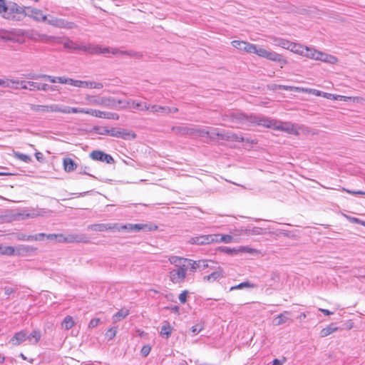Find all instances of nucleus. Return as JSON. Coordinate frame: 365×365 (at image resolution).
<instances>
[{
	"label": "nucleus",
	"mask_w": 365,
	"mask_h": 365,
	"mask_svg": "<svg viewBox=\"0 0 365 365\" xmlns=\"http://www.w3.org/2000/svg\"><path fill=\"white\" fill-rule=\"evenodd\" d=\"M88 230L94 231V232H106V231H121L124 230L128 232H151L156 230L158 229V226L153 225L152 223H145V224H126L122 225L120 223H101V224H93L89 225L87 227Z\"/></svg>",
	"instance_id": "nucleus-1"
},
{
	"label": "nucleus",
	"mask_w": 365,
	"mask_h": 365,
	"mask_svg": "<svg viewBox=\"0 0 365 365\" xmlns=\"http://www.w3.org/2000/svg\"><path fill=\"white\" fill-rule=\"evenodd\" d=\"M222 120L231 123L232 128H240L241 125H250L257 124L264 127H271L270 121L268 119L256 116L254 115H247L240 112H230L223 115Z\"/></svg>",
	"instance_id": "nucleus-2"
},
{
	"label": "nucleus",
	"mask_w": 365,
	"mask_h": 365,
	"mask_svg": "<svg viewBox=\"0 0 365 365\" xmlns=\"http://www.w3.org/2000/svg\"><path fill=\"white\" fill-rule=\"evenodd\" d=\"M25 6L14 1L2 0L0 3V16L12 21H21L25 18Z\"/></svg>",
	"instance_id": "nucleus-3"
},
{
	"label": "nucleus",
	"mask_w": 365,
	"mask_h": 365,
	"mask_svg": "<svg viewBox=\"0 0 365 365\" xmlns=\"http://www.w3.org/2000/svg\"><path fill=\"white\" fill-rule=\"evenodd\" d=\"M85 99L88 104L92 106H101L108 108H116L118 105H120V108H127L130 106L129 101L117 100L112 97H101L98 96L87 95Z\"/></svg>",
	"instance_id": "nucleus-4"
},
{
	"label": "nucleus",
	"mask_w": 365,
	"mask_h": 365,
	"mask_svg": "<svg viewBox=\"0 0 365 365\" xmlns=\"http://www.w3.org/2000/svg\"><path fill=\"white\" fill-rule=\"evenodd\" d=\"M19 84H21V88L22 89H29L30 91L37 90V91H47L48 90H51V91L56 90V86H49L48 84H46V83H39L34 82V81H28L26 83L25 81H19Z\"/></svg>",
	"instance_id": "nucleus-5"
},
{
	"label": "nucleus",
	"mask_w": 365,
	"mask_h": 365,
	"mask_svg": "<svg viewBox=\"0 0 365 365\" xmlns=\"http://www.w3.org/2000/svg\"><path fill=\"white\" fill-rule=\"evenodd\" d=\"M309 93H312L313 95H315L317 96H323L324 98H326L327 99H331V100H339L343 101H347L349 100L352 99V97H348L341 95H334L329 93H324L321 91H318L316 89H309ZM360 98L354 97L353 98L354 101L359 102V100Z\"/></svg>",
	"instance_id": "nucleus-6"
},
{
	"label": "nucleus",
	"mask_w": 365,
	"mask_h": 365,
	"mask_svg": "<svg viewBox=\"0 0 365 365\" xmlns=\"http://www.w3.org/2000/svg\"><path fill=\"white\" fill-rule=\"evenodd\" d=\"M83 112L81 113H86L91 115L92 116L98 117V118H106V119H113V120H118L119 119V115L116 113H111V112H104L101 111L99 110L96 109H84L81 108Z\"/></svg>",
	"instance_id": "nucleus-7"
},
{
	"label": "nucleus",
	"mask_w": 365,
	"mask_h": 365,
	"mask_svg": "<svg viewBox=\"0 0 365 365\" xmlns=\"http://www.w3.org/2000/svg\"><path fill=\"white\" fill-rule=\"evenodd\" d=\"M89 156L93 160L106 163L107 164H114L115 163L110 155L100 150H93L90 153Z\"/></svg>",
	"instance_id": "nucleus-8"
},
{
	"label": "nucleus",
	"mask_w": 365,
	"mask_h": 365,
	"mask_svg": "<svg viewBox=\"0 0 365 365\" xmlns=\"http://www.w3.org/2000/svg\"><path fill=\"white\" fill-rule=\"evenodd\" d=\"M188 267H182L174 269L170 272V281L175 284H178L184 281L186 277V272Z\"/></svg>",
	"instance_id": "nucleus-9"
},
{
	"label": "nucleus",
	"mask_w": 365,
	"mask_h": 365,
	"mask_svg": "<svg viewBox=\"0 0 365 365\" xmlns=\"http://www.w3.org/2000/svg\"><path fill=\"white\" fill-rule=\"evenodd\" d=\"M111 136L122 138L123 140L135 139L137 137L135 133L124 128H110Z\"/></svg>",
	"instance_id": "nucleus-10"
},
{
	"label": "nucleus",
	"mask_w": 365,
	"mask_h": 365,
	"mask_svg": "<svg viewBox=\"0 0 365 365\" xmlns=\"http://www.w3.org/2000/svg\"><path fill=\"white\" fill-rule=\"evenodd\" d=\"M58 242L68 243H88L89 239L85 234H69L66 237L63 235V239H58Z\"/></svg>",
	"instance_id": "nucleus-11"
},
{
	"label": "nucleus",
	"mask_w": 365,
	"mask_h": 365,
	"mask_svg": "<svg viewBox=\"0 0 365 365\" xmlns=\"http://www.w3.org/2000/svg\"><path fill=\"white\" fill-rule=\"evenodd\" d=\"M210 261L205 260V259H200L197 261H194L192 259H188L187 265H188V269H190V272H195L197 269L203 270L206 268L210 267L211 269H214V267H210L209 265ZM212 264H215L214 262L210 261Z\"/></svg>",
	"instance_id": "nucleus-12"
},
{
	"label": "nucleus",
	"mask_w": 365,
	"mask_h": 365,
	"mask_svg": "<svg viewBox=\"0 0 365 365\" xmlns=\"http://www.w3.org/2000/svg\"><path fill=\"white\" fill-rule=\"evenodd\" d=\"M49 112H58L62 113H81L83 112L81 108L64 106L58 104L48 105Z\"/></svg>",
	"instance_id": "nucleus-13"
},
{
	"label": "nucleus",
	"mask_w": 365,
	"mask_h": 365,
	"mask_svg": "<svg viewBox=\"0 0 365 365\" xmlns=\"http://www.w3.org/2000/svg\"><path fill=\"white\" fill-rule=\"evenodd\" d=\"M81 51L88 54H101V53H110V48L108 47H101L98 45L87 44L83 45Z\"/></svg>",
	"instance_id": "nucleus-14"
},
{
	"label": "nucleus",
	"mask_w": 365,
	"mask_h": 365,
	"mask_svg": "<svg viewBox=\"0 0 365 365\" xmlns=\"http://www.w3.org/2000/svg\"><path fill=\"white\" fill-rule=\"evenodd\" d=\"M215 240H216L215 235H207L192 237L188 240V242L192 245H203L215 242Z\"/></svg>",
	"instance_id": "nucleus-15"
},
{
	"label": "nucleus",
	"mask_w": 365,
	"mask_h": 365,
	"mask_svg": "<svg viewBox=\"0 0 365 365\" xmlns=\"http://www.w3.org/2000/svg\"><path fill=\"white\" fill-rule=\"evenodd\" d=\"M25 17L29 16L36 21H44L46 19V16L43 14L42 11L31 6H25Z\"/></svg>",
	"instance_id": "nucleus-16"
},
{
	"label": "nucleus",
	"mask_w": 365,
	"mask_h": 365,
	"mask_svg": "<svg viewBox=\"0 0 365 365\" xmlns=\"http://www.w3.org/2000/svg\"><path fill=\"white\" fill-rule=\"evenodd\" d=\"M231 43L235 48L245 51L248 53H252L253 50L255 49V44L244 41L234 40Z\"/></svg>",
	"instance_id": "nucleus-17"
},
{
	"label": "nucleus",
	"mask_w": 365,
	"mask_h": 365,
	"mask_svg": "<svg viewBox=\"0 0 365 365\" xmlns=\"http://www.w3.org/2000/svg\"><path fill=\"white\" fill-rule=\"evenodd\" d=\"M48 23L51 25L59 28L73 29L76 27V24L73 22H69L62 19H53L49 20Z\"/></svg>",
	"instance_id": "nucleus-18"
},
{
	"label": "nucleus",
	"mask_w": 365,
	"mask_h": 365,
	"mask_svg": "<svg viewBox=\"0 0 365 365\" xmlns=\"http://www.w3.org/2000/svg\"><path fill=\"white\" fill-rule=\"evenodd\" d=\"M290 315V312L284 311V312L279 314L277 317H276L273 319L272 323L274 326H279L287 322H292V320L289 317Z\"/></svg>",
	"instance_id": "nucleus-19"
},
{
	"label": "nucleus",
	"mask_w": 365,
	"mask_h": 365,
	"mask_svg": "<svg viewBox=\"0 0 365 365\" xmlns=\"http://www.w3.org/2000/svg\"><path fill=\"white\" fill-rule=\"evenodd\" d=\"M266 59L279 63L281 68L287 63V61L283 58L282 55L272 51H269Z\"/></svg>",
	"instance_id": "nucleus-20"
},
{
	"label": "nucleus",
	"mask_w": 365,
	"mask_h": 365,
	"mask_svg": "<svg viewBox=\"0 0 365 365\" xmlns=\"http://www.w3.org/2000/svg\"><path fill=\"white\" fill-rule=\"evenodd\" d=\"M36 248L30 245H21L16 247V255L27 256L29 254L36 251Z\"/></svg>",
	"instance_id": "nucleus-21"
},
{
	"label": "nucleus",
	"mask_w": 365,
	"mask_h": 365,
	"mask_svg": "<svg viewBox=\"0 0 365 365\" xmlns=\"http://www.w3.org/2000/svg\"><path fill=\"white\" fill-rule=\"evenodd\" d=\"M110 53H111L113 55H126L128 56L136 58H140L143 57L142 53L134 51H120L118 48H110Z\"/></svg>",
	"instance_id": "nucleus-22"
},
{
	"label": "nucleus",
	"mask_w": 365,
	"mask_h": 365,
	"mask_svg": "<svg viewBox=\"0 0 365 365\" xmlns=\"http://www.w3.org/2000/svg\"><path fill=\"white\" fill-rule=\"evenodd\" d=\"M27 339V333L25 331L16 332L10 339L9 342L14 346H19Z\"/></svg>",
	"instance_id": "nucleus-23"
},
{
	"label": "nucleus",
	"mask_w": 365,
	"mask_h": 365,
	"mask_svg": "<svg viewBox=\"0 0 365 365\" xmlns=\"http://www.w3.org/2000/svg\"><path fill=\"white\" fill-rule=\"evenodd\" d=\"M223 277H224L223 269L220 267H218L215 271H214L213 272H212L211 274H210L207 276L203 277V280L205 282H210V281L214 282V281L217 280V279L222 278Z\"/></svg>",
	"instance_id": "nucleus-24"
},
{
	"label": "nucleus",
	"mask_w": 365,
	"mask_h": 365,
	"mask_svg": "<svg viewBox=\"0 0 365 365\" xmlns=\"http://www.w3.org/2000/svg\"><path fill=\"white\" fill-rule=\"evenodd\" d=\"M317 60L321 61L322 62L329 63L331 64H335L338 62V58L335 57L334 56L327 54L322 53L321 51H319V53H317Z\"/></svg>",
	"instance_id": "nucleus-25"
},
{
	"label": "nucleus",
	"mask_w": 365,
	"mask_h": 365,
	"mask_svg": "<svg viewBox=\"0 0 365 365\" xmlns=\"http://www.w3.org/2000/svg\"><path fill=\"white\" fill-rule=\"evenodd\" d=\"M40 215L38 211L35 210H23L17 214V217L20 220H26L29 218H34Z\"/></svg>",
	"instance_id": "nucleus-26"
},
{
	"label": "nucleus",
	"mask_w": 365,
	"mask_h": 365,
	"mask_svg": "<svg viewBox=\"0 0 365 365\" xmlns=\"http://www.w3.org/2000/svg\"><path fill=\"white\" fill-rule=\"evenodd\" d=\"M169 261L171 264H174L177 267H188L187 258L177 257V256H172L169 258Z\"/></svg>",
	"instance_id": "nucleus-27"
},
{
	"label": "nucleus",
	"mask_w": 365,
	"mask_h": 365,
	"mask_svg": "<svg viewBox=\"0 0 365 365\" xmlns=\"http://www.w3.org/2000/svg\"><path fill=\"white\" fill-rule=\"evenodd\" d=\"M210 131L200 127H190L189 135H197L200 137L208 136Z\"/></svg>",
	"instance_id": "nucleus-28"
},
{
	"label": "nucleus",
	"mask_w": 365,
	"mask_h": 365,
	"mask_svg": "<svg viewBox=\"0 0 365 365\" xmlns=\"http://www.w3.org/2000/svg\"><path fill=\"white\" fill-rule=\"evenodd\" d=\"M63 168L66 172L70 173L76 169L77 165L74 160L70 158H65L63 160Z\"/></svg>",
	"instance_id": "nucleus-29"
},
{
	"label": "nucleus",
	"mask_w": 365,
	"mask_h": 365,
	"mask_svg": "<svg viewBox=\"0 0 365 365\" xmlns=\"http://www.w3.org/2000/svg\"><path fill=\"white\" fill-rule=\"evenodd\" d=\"M41 337V333L38 329H34L29 335L27 334V339L31 344H36L40 341Z\"/></svg>",
	"instance_id": "nucleus-30"
},
{
	"label": "nucleus",
	"mask_w": 365,
	"mask_h": 365,
	"mask_svg": "<svg viewBox=\"0 0 365 365\" xmlns=\"http://www.w3.org/2000/svg\"><path fill=\"white\" fill-rule=\"evenodd\" d=\"M267 88L269 90H271V91H276L277 89H282V90L289 91L299 90V88H298V87L284 86V85H277V84H274V83L268 85Z\"/></svg>",
	"instance_id": "nucleus-31"
},
{
	"label": "nucleus",
	"mask_w": 365,
	"mask_h": 365,
	"mask_svg": "<svg viewBox=\"0 0 365 365\" xmlns=\"http://www.w3.org/2000/svg\"><path fill=\"white\" fill-rule=\"evenodd\" d=\"M82 46L83 45L78 44L77 43H76L70 39H67L63 43L64 48L71 50V51H81Z\"/></svg>",
	"instance_id": "nucleus-32"
},
{
	"label": "nucleus",
	"mask_w": 365,
	"mask_h": 365,
	"mask_svg": "<svg viewBox=\"0 0 365 365\" xmlns=\"http://www.w3.org/2000/svg\"><path fill=\"white\" fill-rule=\"evenodd\" d=\"M173 327L170 326L169 322H165L164 324L161 327L160 329V335L163 336H165L166 339H168L172 334Z\"/></svg>",
	"instance_id": "nucleus-33"
},
{
	"label": "nucleus",
	"mask_w": 365,
	"mask_h": 365,
	"mask_svg": "<svg viewBox=\"0 0 365 365\" xmlns=\"http://www.w3.org/2000/svg\"><path fill=\"white\" fill-rule=\"evenodd\" d=\"M171 130L173 131L176 135L182 136L189 135L190 127L173 126L172 127Z\"/></svg>",
	"instance_id": "nucleus-34"
},
{
	"label": "nucleus",
	"mask_w": 365,
	"mask_h": 365,
	"mask_svg": "<svg viewBox=\"0 0 365 365\" xmlns=\"http://www.w3.org/2000/svg\"><path fill=\"white\" fill-rule=\"evenodd\" d=\"M317 53H319V51L314 49V48H310L308 47H305L304 50V53L302 56H304L307 58L317 60Z\"/></svg>",
	"instance_id": "nucleus-35"
},
{
	"label": "nucleus",
	"mask_w": 365,
	"mask_h": 365,
	"mask_svg": "<svg viewBox=\"0 0 365 365\" xmlns=\"http://www.w3.org/2000/svg\"><path fill=\"white\" fill-rule=\"evenodd\" d=\"M0 252L1 255L14 256L16 255V247L12 246L4 247L0 245Z\"/></svg>",
	"instance_id": "nucleus-36"
},
{
	"label": "nucleus",
	"mask_w": 365,
	"mask_h": 365,
	"mask_svg": "<svg viewBox=\"0 0 365 365\" xmlns=\"http://www.w3.org/2000/svg\"><path fill=\"white\" fill-rule=\"evenodd\" d=\"M150 110L153 113H161L163 114H169L170 107L153 105L150 106Z\"/></svg>",
	"instance_id": "nucleus-37"
},
{
	"label": "nucleus",
	"mask_w": 365,
	"mask_h": 365,
	"mask_svg": "<svg viewBox=\"0 0 365 365\" xmlns=\"http://www.w3.org/2000/svg\"><path fill=\"white\" fill-rule=\"evenodd\" d=\"M337 330H338V327H334L333 324H330L321 330L320 336L326 337Z\"/></svg>",
	"instance_id": "nucleus-38"
},
{
	"label": "nucleus",
	"mask_w": 365,
	"mask_h": 365,
	"mask_svg": "<svg viewBox=\"0 0 365 365\" xmlns=\"http://www.w3.org/2000/svg\"><path fill=\"white\" fill-rule=\"evenodd\" d=\"M75 322L71 316H67L64 318L62 322V327L66 330L71 329L73 327H74Z\"/></svg>",
	"instance_id": "nucleus-39"
},
{
	"label": "nucleus",
	"mask_w": 365,
	"mask_h": 365,
	"mask_svg": "<svg viewBox=\"0 0 365 365\" xmlns=\"http://www.w3.org/2000/svg\"><path fill=\"white\" fill-rule=\"evenodd\" d=\"M129 314V311L128 309H120L116 314H115L113 317V322H117L120 321L121 319L125 318Z\"/></svg>",
	"instance_id": "nucleus-40"
},
{
	"label": "nucleus",
	"mask_w": 365,
	"mask_h": 365,
	"mask_svg": "<svg viewBox=\"0 0 365 365\" xmlns=\"http://www.w3.org/2000/svg\"><path fill=\"white\" fill-rule=\"evenodd\" d=\"M304 48L302 45L292 42V45L289 47V50L295 53L302 55L304 53Z\"/></svg>",
	"instance_id": "nucleus-41"
},
{
	"label": "nucleus",
	"mask_w": 365,
	"mask_h": 365,
	"mask_svg": "<svg viewBox=\"0 0 365 365\" xmlns=\"http://www.w3.org/2000/svg\"><path fill=\"white\" fill-rule=\"evenodd\" d=\"M93 130L98 135H108L111 136L112 132L110 131V129L106 127L94 126L93 128Z\"/></svg>",
	"instance_id": "nucleus-42"
},
{
	"label": "nucleus",
	"mask_w": 365,
	"mask_h": 365,
	"mask_svg": "<svg viewBox=\"0 0 365 365\" xmlns=\"http://www.w3.org/2000/svg\"><path fill=\"white\" fill-rule=\"evenodd\" d=\"M215 237V242H223L225 243H230L232 242L233 237L231 235H214Z\"/></svg>",
	"instance_id": "nucleus-43"
},
{
	"label": "nucleus",
	"mask_w": 365,
	"mask_h": 365,
	"mask_svg": "<svg viewBox=\"0 0 365 365\" xmlns=\"http://www.w3.org/2000/svg\"><path fill=\"white\" fill-rule=\"evenodd\" d=\"M255 287V284L250 283L248 281L243 282L236 286H233L230 289V291L240 289L243 288H254Z\"/></svg>",
	"instance_id": "nucleus-44"
},
{
	"label": "nucleus",
	"mask_w": 365,
	"mask_h": 365,
	"mask_svg": "<svg viewBox=\"0 0 365 365\" xmlns=\"http://www.w3.org/2000/svg\"><path fill=\"white\" fill-rule=\"evenodd\" d=\"M268 52H269L268 50L261 48V47H257V45H255V49L253 50L252 53H255L259 57L266 58L267 56Z\"/></svg>",
	"instance_id": "nucleus-45"
},
{
	"label": "nucleus",
	"mask_w": 365,
	"mask_h": 365,
	"mask_svg": "<svg viewBox=\"0 0 365 365\" xmlns=\"http://www.w3.org/2000/svg\"><path fill=\"white\" fill-rule=\"evenodd\" d=\"M30 108L36 112H49L48 105H34L31 104Z\"/></svg>",
	"instance_id": "nucleus-46"
},
{
	"label": "nucleus",
	"mask_w": 365,
	"mask_h": 365,
	"mask_svg": "<svg viewBox=\"0 0 365 365\" xmlns=\"http://www.w3.org/2000/svg\"><path fill=\"white\" fill-rule=\"evenodd\" d=\"M132 107L134 108H138L140 110H148L150 109V106L147 104L146 103H139L135 102L133 101L132 102Z\"/></svg>",
	"instance_id": "nucleus-47"
},
{
	"label": "nucleus",
	"mask_w": 365,
	"mask_h": 365,
	"mask_svg": "<svg viewBox=\"0 0 365 365\" xmlns=\"http://www.w3.org/2000/svg\"><path fill=\"white\" fill-rule=\"evenodd\" d=\"M238 253L243 252V253H248L250 255L253 254H258L259 251L256 249L251 248L250 247L246 246H240L237 248Z\"/></svg>",
	"instance_id": "nucleus-48"
},
{
	"label": "nucleus",
	"mask_w": 365,
	"mask_h": 365,
	"mask_svg": "<svg viewBox=\"0 0 365 365\" xmlns=\"http://www.w3.org/2000/svg\"><path fill=\"white\" fill-rule=\"evenodd\" d=\"M29 78H43V79L48 80V81H49L51 83H56V82H58V77L51 76H48V75H46V74H41V75H38V76H29Z\"/></svg>",
	"instance_id": "nucleus-49"
},
{
	"label": "nucleus",
	"mask_w": 365,
	"mask_h": 365,
	"mask_svg": "<svg viewBox=\"0 0 365 365\" xmlns=\"http://www.w3.org/2000/svg\"><path fill=\"white\" fill-rule=\"evenodd\" d=\"M11 83H16L19 84V80H14V79H0V86L4 87V88H11Z\"/></svg>",
	"instance_id": "nucleus-50"
},
{
	"label": "nucleus",
	"mask_w": 365,
	"mask_h": 365,
	"mask_svg": "<svg viewBox=\"0 0 365 365\" xmlns=\"http://www.w3.org/2000/svg\"><path fill=\"white\" fill-rule=\"evenodd\" d=\"M90 83H91V81L74 80L73 86L78 88H90Z\"/></svg>",
	"instance_id": "nucleus-51"
},
{
	"label": "nucleus",
	"mask_w": 365,
	"mask_h": 365,
	"mask_svg": "<svg viewBox=\"0 0 365 365\" xmlns=\"http://www.w3.org/2000/svg\"><path fill=\"white\" fill-rule=\"evenodd\" d=\"M280 280L279 274L277 272H272L270 275V286L275 284L276 283H279Z\"/></svg>",
	"instance_id": "nucleus-52"
},
{
	"label": "nucleus",
	"mask_w": 365,
	"mask_h": 365,
	"mask_svg": "<svg viewBox=\"0 0 365 365\" xmlns=\"http://www.w3.org/2000/svg\"><path fill=\"white\" fill-rule=\"evenodd\" d=\"M344 217L351 222L361 225L365 227V221H363L359 218L351 217L349 215H344Z\"/></svg>",
	"instance_id": "nucleus-53"
},
{
	"label": "nucleus",
	"mask_w": 365,
	"mask_h": 365,
	"mask_svg": "<svg viewBox=\"0 0 365 365\" xmlns=\"http://www.w3.org/2000/svg\"><path fill=\"white\" fill-rule=\"evenodd\" d=\"M277 45L281 46L283 48L289 50V47L292 45V42L289 41L287 40H285V39H279L278 41Z\"/></svg>",
	"instance_id": "nucleus-54"
},
{
	"label": "nucleus",
	"mask_w": 365,
	"mask_h": 365,
	"mask_svg": "<svg viewBox=\"0 0 365 365\" xmlns=\"http://www.w3.org/2000/svg\"><path fill=\"white\" fill-rule=\"evenodd\" d=\"M15 156L18 159H19V160L25 162V163H29L31 160V157L29 155H26V154H23V153H15Z\"/></svg>",
	"instance_id": "nucleus-55"
},
{
	"label": "nucleus",
	"mask_w": 365,
	"mask_h": 365,
	"mask_svg": "<svg viewBox=\"0 0 365 365\" xmlns=\"http://www.w3.org/2000/svg\"><path fill=\"white\" fill-rule=\"evenodd\" d=\"M58 82L60 83H67L73 86L74 79L66 78L65 76H59L58 77Z\"/></svg>",
	"instance_id": "nucleus-56"
},
{
	"label": "nucleus",
	"mask_w": 365,
	"mask_h": 365,
	"mask_svg": "<svg viewBox=\"0 0 365 365\" xmlns=\"http://www.w3.org/2000/svg\"><path fill=\"white\" fill-rule=\"evenodd\" d=\"M221 251L229 255H237L238 254L237 249H232L228 247H222L220 248Z\"/></svg>",
	"instance_id": "nucleus-57"
},
{
	"label": "nucleus",
	"mask_w": 365,
	"mask_h": 365,
	"mask_svg": "<svg viewBox=\"0 0 365 365\" xmlns=\"http://www.w3.org/2000/svg\"><path fill=\"white\" fill-rule=\"evenodd\" d=\"M245 139L240 135L232 133L230 137V141L232 142H244Z\"/></svg>",
	"instance_id": "nucleus-58"
},
{
	"label": "nucleus",
	"mask_w": 365,
	"mask_h": 365,
	"mask_svg": "<svg viewBox=\"0 0 365 365\" xmlns=\"http://www.w3.org/2000/svg\"><path fill=\"white\" fill-rule=\"evenodd\" d=\"M46 238L48 240H57L58 242V239H63V235L46 234Z\"/></svg>",
	"instance_id": "nucleus-59"
},
{
	"label": "nucleus",
	"mask_w": 365,
	"mask_h": 365,
	"mask_svg": "<svg viewBox=\"0 0 365 365\" xmlns=\"http://www.w3.org/2000/svg\"><path fill=\"white\" fill-rule=\"evenodd\" d=\"M116 334V329L114 328L109 329L106 333V336L108 337V339H112L115 336Z\"/></svg>",
	"instance_id": "nucleus-60"
},
{
	"label": "nucleus",
	"mask_w": 365,
	"mask_h": 365,
	"mask_svg": "<svg viewBox=\"0 0 365 365\" xmlns=\"http://www.w3.org/2000/svg\"><path fill=\"white\" fill-rule=\"evenodd\" d=\"M101 322V319L99 318H95L90 321L88 324V328L93 329L96 327H97Z\"/></svg>",
	"instance_id": "nucleus-61"
},
{
	"label": "nucleus",
	"mask_w": 365,
	"mask_h": 365,
	"mask_svg": "<svg viewBox=\"0 0 365 365\" xmlns=\"http://www.w3.org/2000/svg\"><path fill=\"white\" fill-rule=\"evenodd\" d=\"M187 294H188V292L187 290H185L181 294H180L179 300L182 304H184L186 302Z\"/></svg>",
	"instance_id": "nucleus-62"
},
{
	"label": "nucleus",
	"mask_w": 365,
	"mask_h": 365,
	"mask_svg": "<svg viewBox=\"0 0 365 365\" xmlns=\"http://www.w3.org/2000/svg\"><path fill=\"white\" fill-rule=\"evenodd\" d=\"M262 229L260 228V227H253L252 230H249V232L252 235H261L262 234Z\"/></svg>",
	"instance_id": "nucleus-63"
},
{
	"label": "nucleus",
	"mask_w": 365,
	"mask_h": 365,
	"mask_svg": "<svg viewBox=\"0 0 365 365\" xmlns=\"http://www.w3.org/2000/svg\"><path fill=\"white\" fill-rule=\"evenodd\" d=\"M150 350H151L150 346H149L148 345L143 346V348L141 349V354L143 356H147L149 354V353L150 352Z\"/></svg>",
	"instance_id": "nucleus-64"
}]
</instances>
